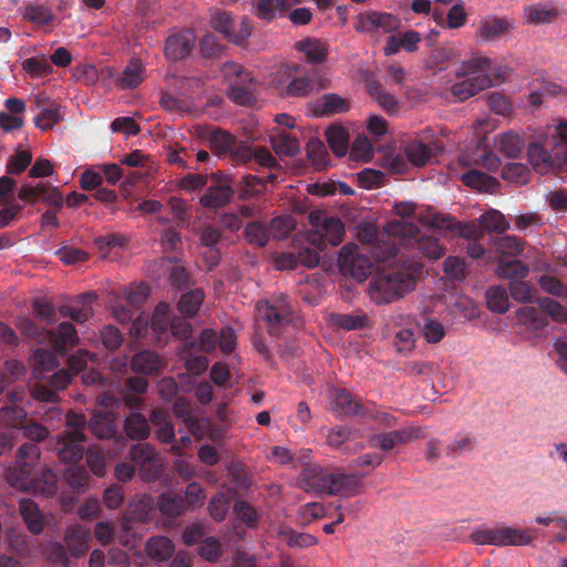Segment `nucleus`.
Returning <instances> with one entry per match:
<instances>
[{"mask_svg":"<svg viewBox=\"0 0 567 567\" xmlns=\"http://www.w3.org/2000/svg\"><path fill=\"white\" fill-rule=\"evenodd\" d=\"M40 449L34 443H24L17 454L16 465L8 468V483L23 492L52 497L59 489V477L51 468L38 471Z\"/></svg>","mask_w":567,"mask_h":567,"instance_id":"nucleus-1","label":"nucleus"},{"mask_svg":"<svg viewBox=\"0 0 567 567\" xmlns=\"http://www.w3.org/2000/svg\"><path fill=\"white\" fill-rule=\"evenodd\" d=\"M491 75L503 78L505 70L497 69L495 62L486 56H474L456 70L455 76L460 81L451 86V93L457 101H465L492 86Z\"/></svg>","mask_w":567,"mask_h":567,"instance_id":"nucleus-2","label":"nucleus"},{"mask_svg":"<svg viewBox=\"0 0 567 567\" xmlns=\"http://www.w3.org/2000/svg\"><path fill=\"white\" fill-rule=\"evenodd\" d=\"M410 271L383 270L370 280L368 295L375 305H388L402 298L412 290L416 282L417 262L410 266Z\"/></svg>","mask_w":567,"mask_h":567,"instance_id":"nucleus-3","label":"nucleus"},{"mask_svg":"<svg viewBox=\"0 0 567 567\" xmlns=\"http://www.w3.org/2000/svg\"><path fill=\"white\" fill-rule=\"evenodd\" d=\"M223 73L229 82L227 97L230 101L244 106L256 102L257 83L250 72L237 63L227 62L223 66Z\"/></svg>","mask_w":567,"mask_h":567,"instance_id":"nucleus-4","label":"nucleus"},{"mask_svg":"<svg viewBox=\"0 0 567 567\" xmlns=\"http://www.w3.org/2000/svg\"><path fill=\"white\" fill-rule=\"evenodd\" d=\"M235 194L233 177L220 171L214 172L210 174L205 193L199 197V204L206 209L216 212L228 206Z\"/></svg>","mask_w":567,"mask_h":567,"instance_id":"nucleus-5","label":"nucleus"},{"mask_svg":"<svg viewBox=\"0 0 567 567\" xmlns=\"http://www.w3.org/2000/svg\"><path fill=\"white\" fill-rule=\"evenodd\" d=\"M309 219L317 227L316 230L310 231L308 235L310 245L324 250L328 245L338 246L341 244L344 235V225L339 218L324 217L321 221L319 213H311Z\"/></svg>","mask_w":567,"mask_h":567,"instance_id":"nucleus-6","label":"nucleus"},{"mask_svg":"<svg viewBox=\"0 0 567 567\" xmlns=\"http://www.w3.org/2000/svg\"><path fill=\"white\" fill-rule=\"evenodd\" d=\"M472 540L477 545L494 546H523L533 540L528 529L501 527L492 529H477L471 535Z\"/></svg>","mask_w":567,"mask_h":567,"instance_id":"nucleus-7","label":"nucleus"},{"mask_svg":"<svg viewBox=\"0 0 567 567\" xmlns=\"http://www.w3.org/2000/svg\"><path fill=\"white\" fill-rule=\"evenodd\" d=\"M257 318L267 323L270 334H277L279 329L290 321L292 313L288 297L274 296L270 300L259 301L256 305Z\"/></svg>","mask_w":567,"mask_h":567,"instance_id":"nucleus-8","label":"nucleus"},{"mask_svg":"<svg viewBox=\"0 0 567 567\" xmlns=\"http://www.w3.org/2000/svg\"><path fill=\"white\" fill-rule=\"evenodd\" d=\"M18 198L30 205L41 202L49 207H54L56 210H61L64 205L61 190L49 182H39L37 184L23 182L18 190Z\"/></svg>","mask_w":567,"mask_h":567,"instance_id":"nucleus-9","label":"nucleus"},{"mask_svg":"<svg viewBox=\"0 0 567 567\" xmlns=\"http://www.w3.org/2000/svg\"><path fill=\"white\" fill-rule=\"evenodd\" d=\"M402 25L401 19L390 12L369 10L357 16L354 30L360 33H394Z\"/></svg>","mask_w":567,"mask_h":567,"instance_id":"nucleus-10","label":"nucleus"},{"mask_svg":"<svg viewBox=\"0 0 567 567\" xmlns=\"http://www.w3.org/2000/svg\"><path fill=\"white\" fill-rule=\"evenodd\" d=\"M338 265L343 275L350 276L357 281L365 280L372 274L373 268L371 259L360 254L357 245H346L340 249Z\"/></svg>","mask_w":567,"mask_h":567,"instance_id":"nucleus-11","label":"nucleus"},{"mask_svg":"<svg viewBox=\"0 0 567 567\" xmlns=\"http://www.w3.org/2000/svg\"><path fill=\"white\" fill-rule=\"evenodd\" d=\"M444 151V145L439 140L425 142L420 135L408 141L402 152L408 161L416 167H423L435 161Z\"/></svg>","mask_w":567,"mask_h":567,"instance_id":"nucleus-12","label":"nucleus"},{"mask_svg":"<svg viewBox=\"0 0 567 567\" xmlns=\"http://www.w3.org/2000/svg\"><path fill=\"white\" fill-rule=\"evenodd\" d=\"M86 435L76 431L59 433L53 443V450L63 463H76L86 452Z\"/></svg>","mask_w":567,"mask_h":567,"instance_id":"nucleus-13","label":"nucleus"},{"mask_svg":"<svg viewBox=\"0 0 567 567\" xmlns=\"http://www.w3.org/2000/svg\"><path fill=\"white\" fill-rule=\"evenodd\" d=\"M35 102L40 113L34 116L33 123L38 128L49 131L63 118L64 114L58 103L41 94L35 96Z\"/></svg>","mask_w":567,"mask_h":567,"instance_id":"nucleus-14","label":"nucleus"},{"mask_svg":"<svg viewBox=\"0 0 567 567\" xmlns=\"http://www.w3.org/2000/svg\"><path fill=\"white\" fill-rule=\"evenodd\" d=\"M195 43V35L192 31L184 30L175 33L166 40L165 55L171 61H178L187 58Z\"/></svg>","mask_w":567,"mask_h":567,"instance_id":"nucleus-15","label":"nucleus"},{"mask_svg":"<svg viewBox=\"0 0 567 567\" xmlns=\"http://www.w3.org/2000/svg\"><path fill=\"white\" fill-rule=\"evenodd\" d=\"M329 470L318 465H311L300 474L299 485L307 492L316 494L326 493L329 494Z\"/></svg>","mask_w":567,"mask_h":567,"instance_id":"nucleus-16","label":"nucleus"},{"mask_svg":"<svg viewBox=\"0 0 567 567\" xmlns=\"http://www.w3.org/2000/svg\"><path fill=\"white\" fill-rule=\"evenodd\" d=\"M79 342L78 331L70 322H61L56 329L49 330L47 346H51L56 352L65 353Z\"/></svg>","mask_w":567,"mask_h":567,"instance_id":"nucleus-17","label":"nucleus"},{"mask_svg":"<svg viewBox=\"0 0 567 567\" xmlns=\"http://www.w3.org/2000/svg\"><path fill=\"white\" fill-rule=\"evenodd\" d=\"M97 299L95 292L82 293L74 305H63L59 312L63 318H71L78 323H84L93 316L92 302Z\"/></svg>","mask_w":567,"mask_h":567,"instance_id":"nucleus-18","label":"nucleus"},{"mask_svg":"<svg viewBox=\"0 0 567 567\" xmlns=\"http://www.w3.org/2000/svg\"><path fill=\"white\" fill-rule=\"evenodd\" d=\"M362 476L329 470V495H355L361 486Z\"/></svg>","mask_w":567,"mask_h":567,"instance_id":"nucleus-19","label":"nucleus"},{"mask_svg":"<svg viewBox=\"0 0 567 567\" xmlns=\"http://www.w3.org/2000/svg\"><path fill=\"white\" fill-rule=\"evenodd\" d=\"M156 507L163 516L168 518H178L188 512L183 495L171 491L163 492L157 496Z\"/></svg>","mask_w":567,"mask_h":567,"instance_id":"nucleus-20","label":"nucleus"},{"mask_svg":"<svg viewBox=\"0 0 567 567\" xmlns=\"http://www.w3.org/2000/svg\"><path fill=\"white\" fill-rule=\"evenodd\" d=\"M254 13L264 21H272L277 16H282L291 9L290 0H254Z\"/></svg>","mask_w":567,"mask_h":567,"instance_id":"nucleus-21","label":"nucleus"},{"mask_svg":"<svg viewBox=\"0 0 567 567\" xmlns=\"http://www.w3.org/2000/svg\"><path fill=\"white\" fill-rule=\"evenodd\" d=\"M145 68L141 60L131 59L123 72L117 75L115 83L121 90L135 89L144 81Z\"/></svg>","mask_w":567,"mask_h":567,"instance_id":"nucleus-22","label":"nucleus"},{"mask_svg":"<svg viewBox=\"0 0 567 567\" xmlns=\"http://www.w3.org/2000/svg\"><path fill=\"white\" fill-rule=\"evenodd\" d=\"M164 367L162 358L151 350H143L133 355L131 369L142 374H155Z\"/></svg>","mask_w":567,"mask_h":567,"instance_id":"nucleus-23","label":"nucleus"},{"mask_svg":"<svg viewBox=\"0 0 567 567\" xmlns=\"http://www.w3.org/2000/svg\"><path fill=\"white\" fill-rule=\"evenodd\" d=\"M147 556L154 561H167L175 553L173 540L166 536H153L147 539L145 546Z\"/></svg>","mask_w":567,"mask_h":567,"instance_id":"nucleus-24","label":"nucleus"},{"mask_svg":"<svg viewBox=\"0 0 567 567\" xmlns=\"http://www.w3.org/2000/svg\"><path fill=\"white\" fill-rule=\"evenodd\" d=\"M172 321L168 305L165 302L158 303L150 323L151 330L158 342L166 341Z\"/></svg>","mask_w":567,"mask_h":567,"instance_id":"nucleus-25","label":"nucleus"},{"mask_svg":"<svg viewBox=\"0 0 567 567\" xmlns=\"http://www.w3.org/2000/svg\"><path fill=\"white\" fill-rule=\"evenodd\" d=\"M518 322L527 330L538 332L548 324V318L538 307L525 306L516 312Z\"/></svg>","mask_w":567,"mask_h":567,"instance_id":"nucleus-26","label":"nucleus"},{"mask_svg":"<svg viewBox=\"0 0 567 567\" xmlns=\"http://www.w3.org/2000/svg\"><path fill=\"white\" fill-rule=\"evenodd\" d=\"M20 514L32 534H40L44 528L43 515L35 502L22 498L19 502Z\"/></svg>","mask_w":567,"mask_h":567,"instance_id":"nucleus-27","label":"nucleus"},{"mask_svg":"<svg viewBox=\"0 0 567 567\" xmlns=\"http://www.w3.org/2000/svg\"><path fill=\"white\" fill-rule=\"evenodd\" d=\"M529 274V267L518 259L499 258L496 267V275L499 278L514 280L525 279Z\"/></svg>","mask_w":567,"mask_h":567,"instance_id":"nucleus-28","label":"nucleus"},{"mask_svg":"<svg viewBox=\"0 0 567 567\" xmlns=\"http://www.w3.org/2000/svg\"><path fill=\"white\" fill-rule=\"evenodd\" d=\"M332 408L342 415H359L363 413L361 404L344 389L333 391Z\"/></svg>","mask_w":567,"mask_h":567,"instance_id":"nucleus-29","label":"nucleus"},{"mask_svg":"<svg viewBox=\"0 0 567 567\" xmlns=\"http://www.w3.org/2000/svg\"><path fill=\"white\" fill-rule=\"evenodd\" d=\"M90 532L86 528L76 526L69 529L65 535V546L71 556L79 558L89 549Z\"/></svg>","mask_w":567,"mask_h":567,"instance_id":"nucleus-30","label":"nucleus"},{"mask_svg":"<svg viewBox=\"0 0 567 567\" xmlns=\"http://www.w3.org/2000/svg\"><path fill=\"white\" fill-rule=\"evenodd\" d=\"M296 49L306 55L308 62L313 64L324 62L329 55L327 47L318 39L307 38L298 41Z\"/></svg>","mask_w":567,"mask_h":567,"instance_id":"nucleus-31","label":"nucleus"},{"mask_svg":"<svg viewBox=\"0 0 567 567\" xmlns=\"http://www.w3.org/2000/svg\"><path fill=\"white\" fill-rule=\"evenodd\" d=\"M496 150L508 158H517L520 156L525 143L523 138L513 132L501 134L495 141Z\"/></svg>","mask_w":567,"mask_h":567,"instance_id":"nucleus-32","label":"nucleus"},{"mask_svg":"<svg viewBox=\"0 0 567 567\" xmlns=\"http://www.w3.org/2000/svg\"><path fill=\"white\" fill-rule=\"evenodd\" d=\"M348 110L349 102L334 93L322 95L315 107L316 114L320 116L344 113Z\"/></svg>","mask_w":567,"mask_h":567,"instance_id":"nucleus-33","label":"nucleus"},{"mask_svg":"<svg viewBox=\"0 0 567 567\" xmlns=\"http://www.w3.org/2000/svg\"><path fill=\"white\" fill-rule=\"evenodd\" d=\"M17 328L28 342H31L34 346H47L49 330L37 326L31 319L19 318Z\"/></svg>","mask_w":567,"mask_h":567,"instance_id":"nucleus-34","label":"nucleus"},{"mask_svg":"<svg viewBox=\"0 0 567 567\" xmlns=\"http://www.w3.org/2000/svg\"><path fill=\"white\" fill-rule=\"evenodd\" d=\"M413 250L419 255L429 258L430 260H436L444 254V248L440 244L439 239L433 236H420L415 237L411 241Z\"/></svg>","mask_w":567,"mask_h":567,"instance_id":"nucleus-35","label":"nucleus"},{"mask_svg":"<svg viewBox=\"0 0 567 567\" xmlns=\"http://www.w3.org/2000/svg\"><path fill=\"white\" fill-rule=\"evenodd\" d=\"M326 138L336 156L342 157L347 154L349 148V134L344 127L337 124L330 125L326 130Z\"/></svg>","mask_w":567,"mask_h":567,"instance_id":"nucleus-36","label":"nucleus"},{"mask_svg":"<svg viewBox=\"0 0 567 567\" xmlns=\"http://www.w3.org/2000/svg\"><path fill=\"white\" fill-rule=\"evenodd\" d=\"M476 439L470 433L458 432L446 445L445 454L451 458H457L474 451Z\"/></svg>","mask_w":567,"mask_h":567,"instance_id":"nucleus-37","label":"nucleus"},{"mask_svg":"<svg viewBox=\"0 0 567 567\" xmlns=\"http://www.w3.org/2000/svg\"><path fill=\"white\" fill-rule=\"evenodd\" d=\"M511 24L505 19L487 18L477 30V37L483 41H492L508 32Z\"/></svg>","mask_w":567,"mask_h":567,"instance_id":"nucleus-38","label":"nucleus"},{"mask_svg":"<svg viewBox=\"0 0 567 567\" xmlns=\"http://www.w3.org/2000/svg\"><path fill=\"white\" fill-rule=\"evenodd\" d=\"M462 183L480 192H491L497 186L496 178L477 169H470L461 175Z\"/></svg>","mask_w":567,"mask_h":567,"instance_id":"nucleus-39","label":"nucleus"},{"mask_svg":"<svg viewBox=\"0 0 567 567\" xmlns=\"http://www.w3.org/2000/svg\"><path fill=\"white\" fill-rule=\"evenodd\" d=\"M89 429L99 439H111L116 434L114 420L109 413H95L89 421Z\"/></svg>","mask_w":567,"mask_h":567,"instance_id":"nucleus-40","label":"nucleus"},{"mask_svg":"<svg viewBox=\"0 0 567 567\" xmlns=\"http://www.w3.org/2000/svg\"><path fill=\"white\" fill-rule=\"evenodd\" d=\"M271 145L279 156L293 157L300 152L298 138L288 133L281 132L271 136Z\"/></svg>","mask_w":567,"mask_h":567,"instance_id":"nucleus-41","label":"nucleus"},{"mask_svg":"<svg viewBox=\"0 0 567 567\" xmlns=\"http://www.w3.org/2000/svg\"><path fill=\"white\" fill-rule=\"evenodd\" d=\"M124 429L126 435L132 440H145L151 432L148 421L138 412H132L126 417Z\"/></svg>","mask_w":567,"mask_h":567,"instance_id":"nucleus-42","label":"nucleus"},{"mask_svg":"<svg viewBox=\"0 0 567 567\" xmlns=\"http://www.w3.org/2000/svg\"><path fill=\"white\" fill-rule=\"evenodd\" d=\"M527 155L530 165L540 175L548 173L554 165L550 154L539 144L529 145Z\"/></svg>","mask_w":567,"mask_h":567,"instance_id":"nucleus-43","label":"nucleus"},{"mask_svg":"<svg viewBox=\"0 0 567 567\" xmlns=\"http://www.w3.org/2000/svg\"><path fill=\"white\" fill-rule=\"evenodd\" d=\"M205 293L200 288H196L183 293L178 300V310L181 313L194 317L197 315L203 301Z\"/></svg>","mask_w":567,"mask_h":567,"instance_id":"nucleus-44","label":"nucleus"},{"mask_svg":"<svg viewBox=\"0 0 567 567\" xmlns=\"http://www.w3.org/2000/svg\"><path fill=\"white\" fill-rule=\"evenodd\" d=\"M130 458L136 465L157 466L158 455L155 449L148 443H137L130 451Z\"/></svg>","mask_w":567,"mask_h":567,"instance_id":"nucleus-45","label":"nucleus"},{"mask_svg":"<svg viewBox=\"0 0 567 567\" xmlns=\"http://www.w3.org/2000/svg\"><path fill=\"white\" fill-rule=\"evenodd\" d=\"M486 302L489 310L497 313H505L509 308L508 289L494 286L486 291Z\"/></svg>","mask_w":567,"mask_h":567,"instance_id":"nucleus-46","label":"nucleus"},{"mask_svg":"<svg viewBox=\"0 0 567 567\" xmlns=\"http://www.w3.org/2000/svg\"><path fill=\"white\" fill-rule=\"evenodd\" d=\"M525 241L516 236L506 235L495 241L499 258L516 257L523 254Z\"/></svg>","mask_w":567,"mask_h":567,"instance_id":"nucleus-47","label":"nucleus"},{"mask_svg":"<svg viewBox=\"0 0 567 567\" xmlns=\"http://www.w3.org/2000/svg\"><path fill=\"white\" fill-rule=\"evenodd\" d=\"M481 227L486 231H495L503 234L509 228V224L506 221L504 215L496 210L491 209L483 214L478 219Z\"/></svg>","mask_w":567,"mask_h":567,"instance_id":"nucleus-48","label":"nucleus"},{"mask_svg":"<svg viewBox=\"0 0 567 567\" xmlns=\"http://www.w3.org/2000/svg\"><path fill=\"white\" fill-rule=\"evenodd\" d=\"M269 228L260 221H250L244 230L245 238L250 245L265 247L269 241Z\"/></svg>","mask_w":567,"mask_h":567,"instance_id":"nucleus-49","label":"nucleus"},{"mask_svg":"<svg viewBox=\"0 0 567 567\" xmlns=\"http://www.w3.org/2000/svg\"><path fill=\"white\" fill-rule=\"evenodd\" d=\"M209 146L217 155L229 153L235 146V137L224 130H215L209 138Z\"/></svg>","mask_w":567,"mask_h":567,"instance_id":"nucleus-50","label":"nucleus"},{"mask_svg":"<svg viewBox=\"0 0 567 567\" xmlns=\"http://www.w3.org/2000/svg\"><path fill=\"white\" fill-rule=\"evenodd\" d=\"M27 412L17 405H8L0 409V425L17 429L25 422Z\"/></svg>","mask_w":567,"mask_h":567,"instance_id":"nucleus-51","label":"nucleus"},{"mask_svg":"<svg viewBox=\"0 0 567 567\" xmlns=\"http://www.w3.org/2000/svg\"><path fill=\"white\" fill-rule=\"evenodd\" d=\"M32 162V153L28 150H17L16 153L9 157L6 172L9 175H20L23 173Z\"/></svg>","mask_w":567,"mask_h":567,"instance_id":"nucleus-52","label":"nucleus"},{"mask_svg":"<svg viewBox=\"0 0 567 567\" xmlns=\"http://www.w3.org/2000/svg\"><path fill=\"white\" fill-rule=\"evenodd\" d=\"M307 154L317 169L324 168L329 163V153L320 140H310L307 144Z\"/></svg>","mask_w":567,"mask_h":567,"instance_id":"nucleus-53","label":"nucleus"},{"mask_svg":"<svg viewBox=\"0 0 567 567\" xmlns=\"http://www.w3.org/2000/svg\"><path fill=\"white\" fill-rule=\"evenodd\" d=\"M333 323L344 330L362 329L368 323V317L362 313H339L332 317Z\"/></svg>","mask_w":567,"mask_h":567,"instance_id":"nucleus-54","label":"nucleus"},{"mask_svg":"<svg viewBox=\"0 0 567 567\" xmlns=\"http://www.w3.org/2000/svg\"><path fill=\"white\" fill-rule=\"evenodd\" d=\"M22 69L31 78H42L52 73V65L45 56H32L22 62Z\"/></svg>","mask_w":567,"mask_h":567,"instance_id":"nucleus-55","label":"nucleus"},{"mask_svg":"<svg viewBox=\"0 0 567 567\" xmlns=\"http://www.w3.org/2000/svg\"><path fill=\"white\" fill-rule=\"evenodd\" d=\"M63 475L68 485L73 489L83 491L89 486L90 475L83 466H70Z\"/></svg>","mask_w":567,"mask_h":567,"instance_id":"nucleus-56","label":"nucleus"},{"mask_svg":"<svg viewBox=\"0 0 567 567\" xmlns=\"http://www.w3.org/2000/svg\"><path fill=\"white\" fill-rule=\"evenodd\" d=\"M205 498L204 488L196 482L189 483L183 495V501L188 512H193L203 506Z\"/></svg>","mask_w":567,"mask_h":567,"instance_id":"nucleus-57","label":"nucleus"},{"mask_svg":"<svg viewBox=\"0 0 567 567\" xmlns=\"http://www.w3.org/2000/svg\"><path fill=\"white\" fill-rule=\"evenodd\" d=\"M230 507V498L225 493L214 495L208 503V512L216 522H223Z\"/></svg>","mask_w":567,"mask_h":567,"instance_id":"nucleus-58","label":"nucleus"},{"mask_svg":"<svg viewBox=\"0 0 567 567\" xmlns=\"http://www.w3.org/2000/svg\"><path fill=\"white\" fill-rule=\"evenodd\" d=\"M316 89L313 79L305 75L290 81L286 89V95L292 97H302L310 94Z\"/></svg>","mask_w":567,"mask_h":567,"instance_id":"nucleus-59","label":"nucleus"},{"mask_svg":"<svg viewBox=\"0 0 567 567\" xmlns=\"http://www.w3.org/2000/svg\"><path fill=\"white\" fill-rule=\"evenodd\" d=\"M507 289L512 298L518 302H532L536 293V289L524 279L509 282Z\"/></svg>","mask_w":567,"mask_h":567,"instance_id":"nucleus-60","label":"nucleus"},{"mask_svg":"<svg viewBox=\"0 0 567 567\" xmlns=\"http://www.w3.org/2000/svg\"><path fill=\"white\" fill-rule=\"evenodd\" d=\"M251 33V28L247 18H241L238 22L233 21V25L224 34L225 39L236 44L244 43Z\"/></svg>","mask_w":567,"mask_h":567,"instance_id":"nucleus-61","label":"nucleus"},{"mask_svg":"<svg viewBox=\"0 0 567 567\" xmlns=\"http://www.w3.org/2000/svg\"><path fill=\"white\" fill-rule=\"evenodd\" d=\"M537 303L547 318L550 317L553 320L561 322L567 320L566 309L556 300L543 297L537 299Z\"/></svg>","mask_w":567,"mask_h":567,"instance_id":"nucleus-62","label":"nucleus"},{"mask_svg":"<svg viewBox=\"0 0 567 567\" xmlns=\"http://www.w3.org/2000/svg\"><path fill=\"white\" fill-rule=\"evenodd\" d=\"M295 229V221L290 216H278L271 219L269 233L277 238L284 239L288 237Z\"/></svg>","mask_w":567,"mask_h":567,"instance_id":"nucleus-63","label":"nucleus"},{"mask_svg":"<svg viewBox=\"0 0 567 567\" xmlns=\"http://www.w3.org/2000/svg\"><path fill=\"white\" fill-rule=\"evenodd\" d=\"M529 169L522 163H509L502 169V177L506 181L525 184L528 181Z\"/></svg>","mask_w":567,"mask_h":567,"instance_id":"nucleus-64","label":"nucleus"}]
</instances>
